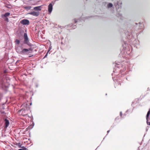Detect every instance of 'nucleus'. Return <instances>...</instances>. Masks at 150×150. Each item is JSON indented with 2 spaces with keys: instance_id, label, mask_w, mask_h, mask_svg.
<instances>
[{
  "instance_id": "nucleus-1",
  "label": "nucleus",
  "mask_w": 150,
  "mask_h": 150,
  "mask_svg": "<svg viewBox=\"0 0 150 150\" xmlns=\"http://www.w3.org/2000/svg\"><path fill=\"white\" fill-rule=\"evenodd\" d=\"M24 43L25 44H27L29 46L31 47L33 45L31 43L29 42V39L28 37L27 34L26 33H25L24 34Z\"/></svg>"
},
{
  "instance_id": "nucleus-2",
  "label": "nucleus",
  "mask_w": 150,
  "mask_h": 150,
  "mask_svg": "<svg viewBox=\"0 0 150 150\" xmlns=\"http://www.w3.org/2000/svg\"><path fill=\"white\" fill-rule=\"evenodd\" d=\"M115 67H117L118 69H120L121 67L123 68L124 69L123 70H122V69H121L120 70V72L121 73H122V72L123 71H124L125 70V69H124V68H125V67L124 66H122L121 63H119V64H117V63H116L115 64Z\"/></svg>"
},
{
  "instance_id": "nucleus-3",
  "label": "nucleus",
  "mask_w": 150,
  "mask_h": 150,
  "mask_svg": "<svg viewBox=\"0 0 150 150\" xmlns=\"http://www.w3.org/2000/svg\"><path fill=\"white\" fill-rule=\"evenodd\" d=\"M126 35H127L128 36H127V38L128 39H131L132 36H133L134 35L132 33V32L131 30L127 31L126 33Z\"/></svg>"
},
{
  "instance_id": "nucleus-4",
  "label": "nucleus",
  "mask_w": 150,
  "mask_h": 150,
  "mask_svg": "<svg viewBox=\"0 0 150 150\" xmlns=\"http://www.w3.org/2000/svg\"><path fill=\"white\" fill-rule=\"evenodd\" d=\"M16 52L18 53L21 54L23 50V47L21 46H19L16 47Z\"/></svg>"
},
{
  "instance_id": "nucleus-5",
  "label": "nucleus",
  "mask_w": 150,
  "mask_h": 150,
  "mask_svg": "<svg viewBox=\"0 0 150 150\" xmlns=\"http://www.w3.org/2000/svg\"><path fill=\"white\" fill-rule=\"evenodd\" d=\"M150 114V109L148 111L146 115V122L148 125H150V121H149V115Z\"/></svg>"
},
{
  "instance_id": "nucleus-6",
  "label": "nucleus",
  "mask_w": 150,
  "mask_h": 150,
  "mask_svg": "<svg viewBox=\"0 0 150 150\" xmlns=\"http://www.w3.org/2000/svg\"><path fill=\"white\" fill-rule=\"evenodd\" d=\"M30 51H32V49L31 48L24 49L22 50L21 54L25 55L27 54Z\"/></svg>"
},
{
  "instance_id": "nucleus-7",
  "label": "nucleus",
  "mask_w": 150,
  "mask_h": 150,
  "mask_svg": "<svg viewBox=\"0 0 150 150\" xmlns=\"http://www.w3.org/2000/svg\"><path fill=\"white\" fill-rule=\"evenodd\" d=\"M28 14L31 15L35 16L37 17L39 15L40 12L38 11H33L32 12L28 13Z\"/></svg>"
},
{
  "instance_id": "nucleus-8",
  "label": "nucleus",
  "mask_w": 150,
  "mask_h": 150,
  "mask_svg": "<svg viewBox=\"0 0 150 150\" xmlns=\"http://www.w3.org/2000/svg\"><path fill=\"white\" fill-rule=\"evenodd\" d=\"M20 23L23 25H28L29 23V21L27 19H24L20 21Z\"/></svg>"
},
{
  "instance_id": "nucleus-9",
  "label": "nucleus",
  "mask_w": 150,
  "mask_h": 150,
  "mask_svg": "<svg viewBox=\"0 0 150 150\" xmlns=\"http://www.w3.org/2000/svg\"><path fill=\"white\" fill-rule=\"evenodd\" d=\"M53 7L52 4L50 3L48 5V11L50 13L52 10Z\"/></svg>"
},
{
  "instance_id": "nucleus-10",
  "label": "nucleus",
  "mask_w": 150,
  "mask_h": 150,
  "mask_svg": "<svg viewBox=\"0 0 150 150\" xmlns=\"http://www.w3.org/2000/svg\"><path fill=\"white\" fill-rule=\"evenodd\" d=\"M136 24L138 25L139 26V29H142L144 28V24L142 23H136Z\"/></svg>"
},
{
  "instance_id": "nucleus-11",
  "label": "nucleus",
  "mask_w": 150,
  "mask_h": 150,
  "mask_svg": "<svg viewBox=\"0 0 150 150\" xmlns=\"http://www.w3.org/2000/svg\"><path fill=\"white\" fill-rule=\"evenodd\" d=\"M42 6H39L35 7H34L33 9L37 11H40L42 9Z\"/></svg>"
},
{
  "instance_id": "nucleus-12",
  "label": "nucleus",
  "mask_w": 150,
  "mask_h": 150,
  "mask_svg": "<svg viewBox=\"0 0 150 150\" xmlns=\"http://www.w3.org/2000/svg\"><path fill=\"white\" fill-rule=\"evenodd\" d=\"M4 122L5 125V128H6L8 127L9 125V122L8 120L6 119L4 120Z\"/></svg>"
},
{
  "instance_id": "nucleus-13",
  "label": "nucleus",
  "mask_w": 150,
  "mask_h": 150,
  "mask_svg": "<svg viewBox=\"0 0 150 150\" xmlns=\"http://www.w3.org/2000/svg\"><path fill=\"white\" fill-rule=\"evenodd\" d=\"M135 42H137L136 45H135V47L137 48L139 45V42L137 40H135L134 42V44H135Z\"/></svg>"
},
{
  "instance_id": "nucleus-14",
  "label": "nucleus",
  "mask_w": 150,
  "mask_h": 150,
  "mask_svg": "<svg viewBox=\"0 0 150 150\" xmlns=\"http://www.w3.org/2000/svg\"><path fill=\"white\" fill-rule=\"evenodd\" d=\"M117 10V11H118V10L120 8V6L118 5V4L117 3H116L114 4Z\"/></svg>"
},
{
  "instance_id": "nucleus-15",
  "label": "nucleus",
  "mask_w": 150,
  "mask_h": 150,
  "mask_svg": "<svg viewBox=\"0 0 150 150\" xmlns=\"http://www.w3.org/2000/svg\"><path fill=\"white\" fill-rule=\"evenodd\" d=\"M31 6H26L24 7V8L27 10H29L31 8Z\"/></svg>"
},
{
  "instance_id": "nucleus-16",
  "label": "nucleus",
  "mask_w": 150,
  "mask_h": 150,
  "mask_svg": "<svg viewBox=\"0 0 150 150\" xmlns=\"http://www.w3.org/2000/svg\"><path fill=\"white\" fill-rule=\"evenodd\" d=\"M127 45V43L125 41L123 42V43L122 44V46L124 48L125 47L126 48V47L125 46H126Z\"/></svg>"
},
{
  "instance_id": "nucleus-17",
  "label": "nucleus",
  "mask_w": 150,
  "mask_h": 150,
  "mask_svg": "<svg viewBox=\"0 0 150 150\" xmlns=\"http://www.w3.org/2000/svg\"><path fill=\"white\" fill-rule=\"evenodd\" d=\"M113 5L112 3H109L107 5V7L108 8H110L112 7V6Z\"/></svg>"
},
{
  "instance_id": "nucleus-18",
  "label": "nucleus",
  "mask_w": 150,
  "mask_h": 150,
  "mask_svg": "<svg viewBox=\"0 0 150 150\" xmlns=\"http://www.w3.org/2000/svg\"><path fill=\"white\" fill-rule=\"evenodd\" d=\"M10 15V13L9 12H7L5 13L4 15V17H6Z\"/></svg>"
},
{
  "instance_id": "nucleus-19",
  "label": "nucleus",
  "mask_w": 150,
  "mask_h": 150,
  "mask_svg": "<svg viewBox=\"0 0 150 150\" xmlns=\"http://www.w3.org/2000/svg\"><path fill=\"white\" fill-rule=\"evenodd\" d=\"M20 41L18 39H16L15 41V43L17 44H19L20 43Z\"/></svg>"
},
{
  "instance_id": "nucleus-20",
  "label": "nucleus",
  "mask_w": 150,
  "mask_h": 150,
  "mask_svg": "<svg viewBox=\"0 0 150 150\" xmlns=\"http://www.w3.org/2000/svg\"><path fill=\"white\" fill-rule=\"evenodd\" d=\"M120 115L121 117L122 118H124L125 117V116L126 115H124L125 116H122V112H120Z\"/></svg>"
},
{
  "instance_id": "nucleus-21",
  "label": "nucleus",
  "mask_w": 150,
  "mask_h": 150,
  "mask_svg": "<svg viewBox=\"0 0 150 150\" xmlns=\"http://www.w3.org/2000/svg\"><path fill=\"white\" fill-rule=\"evenodd\" d=\"M18 150H26V148L23 147L22 148V149H19Z\"/></svg>"
},
{
  "instance_id": "nucleus-22",
  "label": "nucleus",
  "mask_w": 150,
  "mask_h": 150,
  "mask_svg": "<svg viewBox=\"0 0 150 150\" xmlns=\"http://www.w3.org/2000/svg\"><path fill=\"white\" fill-rule=\"evenodd\" d=\"M76 25H74L72 26V28L74 29L76 28Z\"/></svg>"
},
{
  "instance_id": "nucleus-23",
  "label": "nucleus",
  "mask_w": 150,
  "mask_h": 150,
  "mask_svg": "<svg viewBox=\"0 0 150 150\" xmlns=\"http://www.w3.org/2000/svg\"><path fill=\"white\" fill-rule=\"evenodd\" d=\"M16 145L18 146L19 147L21 146V144L20 143H17Z\"/></svg>"
},
{
  "instance_id": "nucleus-24",
  "label": "nucleus",
  "mask_w": 150,
  "mask_h": 150,
  "mask_svg": "<svg viewBox=\"0 0 150 150\" xmlns=\"http://www.w3.org/2000/svg\"><path fill=\"white\" fill-rule=\"evenodd\" d=\"M122 16V15L121 14H119V15H117V17H121Z\"/></svg>"
},
{
  "instance_id": "nucleus-25",
  "label": "nucleus",
  "mask_w": 150,
  "mask_h": 150,
  "mask_svg": "<svg viewBox=\"0 0 150 150\" xmlns=\"http://www.w3.org/2000/svg\"><path fill=\"white\" fill-rule=\"evenodd\" d=\"M48 53V52H47V53H46V54L45 55V56H44V58H45L47 56Z\"/></svg>"
},
{
  "instance_id": "nucleus-26",
  "label": "nucleus",
  "mask_w": 150,
  "mask_h": 150,
  "mask_svg": "<svg viewBox=\"0 0 150 150\" xmlns=\"http://www.w3.org/2000/svg\"><path fill=\"white\" fill-rule=\"evenodd\" d=\"M51 47H50L49 48V49L47 52H49V51L51 50Z\"/></svg>"
},
{
  "instance_id": "nucleus-27",
  "label": "nucleus",
  "mask_w": 150,
  "mask_h": 150,
  "mask_svg": "<svg viewBox=\"0 0 150 150\" xmlns=\"http://www.w3.org/2000/svg\"><path fill=\"white\" fill-rule=\"evenodd\" d=\"M79 21V20H78V21H76V19L74 20V21L75 22V23H76L77 22H78Z\"/></svg>"
},
{
  "instance_id": "nucleus-28",
  "label": "nucleus",
  "mask_w": 150,
  "mask_h": 150,
  "mask_svg": "<svg viewBox=\"0 0 150 150\" xmlns=\"http://www.w3.org/2000/svg\"><path fill=\"white\" fill-rule=\"evenodd\" d=\"M119 119V118L118 117H116L115 119V120H118Z\"/></svg>"
},
{
  "instance_id": "nucleus-29",
  "label": "nucleus",
  "mask_w": 150,
  "mask_h": 150,
  "mask_svg": "<svg viewBox=\"0 0 150 150\" xmlns=\"http://www.w3.org/2000/svg\"><path fill=\"white\" fill-rule=\"evenodd\" d=\"M6 21H8V18H6Z\"/></svg>"
},
{
  "instance_id": "nucleus-30",
  "label": "nucleus",
  "mask_w": 150,
  "mask_h": 150,
  "mask_svg": "<svg viewBox=\"0 0 150 150\" xmlns=\"http://www.w3.org/2000/svg\"><path fill=\"white\" fill-rule=\"evenodd\" d=\"M110 130H108V131H107V133H108H108H109V132H110Z\"/></svg>"
},
{
  "instance_id": "nucleus-31",
  "label": "nucleus",
  "mask_w": 150,
  "mask_h": 150,
  "mask_svg": "<svg viewBox=\"0 0 150 150\" xmlns=\"http://www.w3.org/2000/svg\"><path fill=\"white\" fill-rule=\"evenodd\" d=\"M36 87H38V85H36Z\"/></svg>"
},
{
  "instance_id": "nucleus-32",
  "label": "nucleus",
  "mask_w": 150,
  "mask_h": 150,
  "mask_svg": "<svg viewBox=\"0 0 150 150\" xmlns=\"http://www.w3.org/2000/svg\"><path fill=\"white\" fill-rule=\"evenodd\" d=\"M116 70H114L113 71V72H115V71H116Z\"/></svg>"
},
{
  "instance_id": "nucleus-33",
  "label": "nucleus",
  "mask_w": 150,
  "mask_h": 150,
  "mask_svg": "<svg viewBox=\"0 0 150 150\" xmlns=\"http://www.w3.org/2000/svg\"><path fill=\"white\" fill-rule=\"evenodd\" d=\"M32 105V103H30V105Z\"/></svg>"
},
{
  "instance_id": "nucleus-34",
  "label": "nucleus",
  "mask_w": 150,
  "mask_h": 150,
  "mask_svg": "<svg viewBox=\"0 0 150 150\" xmlns=\"http://www.w3.org/2000/svg\"><path fill=\"white\" fill-rule=\"evenodd\" d=\"M147 130H148V129H147V128H146V131H147Z\"/></svg>"
},
{
  "instance_id": "nucleus-35",
  "label": "nucleus",
  "mask_w": 150,
  "mask_h": 150,
  "mask_svg": "<svg viewBox=\"0 0 150 150\" xmlns=\"http://www.w3.org/2000/svg\"><path fill=\"white\" fill-rule=\"evenodd\" d=\"M149 118V121H150V118Z\"/></svg>"
}]
</instances>
